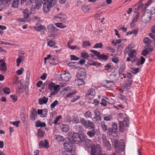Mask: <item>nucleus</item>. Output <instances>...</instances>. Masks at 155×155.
<instances>
[{
	"label": "nucleus",
	"instance_id": "34",
	"mask_svg": "<svg viewBox=\"0 0 155 155\" xmlns=\"http://www.w3.org/2000/svg\"><path fill=\"white\" fill-rule=\"evenodd\" d=\"M90 55L91 57L93 56L92 54H88L87 53L85 52H82L81 53V56L83 58H87L90 57Z\"/></svg>",
	"mask_w": 155,
	"mask_h": 155
},
{
	"label": "nucleus",
	"instance_id": "36",
	"mask_svg": "<svg viewBox=\"0 0 155 155\" xmlns=\"http://www.w3.org/2000/svg\"><path fill=\"white\" fill-rule=\"evenodd\" d=\"M101 127L104 131H106L107 130V126L105 124L104 122H102L101 123Z\"/></svg>",
	"mask_w": 155,
	"mask_h": 155
},
{
	"label": "nucleus",
	"instance_id": "40",
	"mask_svg": "<svg viewBox=\"0 0 155 155\" xmlns=\"http://www.w3.org/2000/svg\"><path fill=\"white\" fill-rule=\"evenodd\" d=\"M151 42L150 39L148 38L145 37L143 39V42L147 45H149Z\"/></svg>",
	"mask_w": 155,
	"mask_h": 155
},
{
	"label": "nucleus",
	"instance_id": "61",
	"mask_svg": "<svg viewBox=\"0 0 155 155\" xmlns=\"http://www.w3.org/2000/svg\"><path fill=\"white\" fill-rule=\"evenodd\" d=\"M94 95H95L87 94L86 95V97L87 98H88L89 99H91L94 97Z\"/></svg>",
	"mask_w": 155,
	"mask_h": 155
},
{
	"label": "nucleus",
	"instance_id": "52",
	"mask_svg": "<svg viewBox=\"0 0 155 155\" xmlns=\"http://www.w3.org/2000/svg\"><path fill=\"white\" fill-rule=\"evenodd\" d=\"M103 45L102 43H97L95 44L94 46V48H102Z\"/></svg>",
	"mask_w": 155,
	"mask_h": 155
},
{
	"label": "nucleus",
	"instance_id": "27",
	"mask_svg": "<svg viewBox=\"0 0 155 155\" xmlns=\"http://www.w3.org/2000/svg\"><path fill=\"white\" fill-rule=\"evenodd\" d=\"M108 59V56L105 55L104 54H101L98 59L100 60H103L105 61L107 60Z\"/></svg>",
	"mask_w": 155,
	"mask_h": 155
},
{
	"label": "nucleus",
	"instance_id": "22",
	"mask_svg": "<svg viewBox=\"0 0 155 155\" xmlns=\"http://www.w3.org/2000/svg\"><path fill=\"white\" fill-rule=\"evenodd\" d=\"M76 130L80 133L84 131V129L82 125L77 124L75 126Z\"/></svg>",
	"mask_w": 155,
	"mask_h": 155
},
{
	"label": "nucleus",
	"instance_id": "62",
	"mask_svg": "<svg viewBox=\"0 0 155 155\" xmlns=\"http://www.w3.org/2000/svg\"><path fill=\"white\" fill-rule=\"evenodd\" d=\"M23 71L24 69L22 68H21L20 69L17 71L16 73L18 75H21L23 73Z\"/></svg>",
	"mask_w": 155,
	"mask_h": 155
},
{
	"label": "nucleus",
	"instance_id": "23",
	"mask_svg": "<svg viewBox=\"0 0 155 155\" xmlns=\"http://www.w3.org/2000/svg\"><path fill=\"white\" fill-rule=\"evenodd\" d=\"M37 112L35 109H34L33 111L31 112L30 115V117L31 120H35V117L37 115Z\"/></svg>",
	"mask_w": 155,
	"mask_h": 155
},
{
	"label": "nucleus",
	"instance_id": "30",
	"mask_svg": "<svg viewBox=\"0 0 155 155\" xmlns=\"http://www.w3.org/2000/svg\"><path fill=\"white\" fill-rule=\"evenodd\" d=\"M19 0H13L12 7L13 8H17L19 4Z\"/></svg>",
	"mask_w": 155,
	"mask_h": 155
},
{
	"label": "nucleus",
	"instance_id": "41",
	"mask_svg": "<svg viewBox=\"0 0 155 155\" xmlns=\"http://www.w3.org/2000/svg\"><path fill=\"white\" fill-rule=\"evenodd\" d=\"M84 116L87 119L92 118V114L91 112L89 111H86L84 114Z\"/></svg>",
	"mask_w": 155,
	"mask_h": 155
},
{
	"label": "nucleus",
	"instance_id": "42",
	"mask_svg": "<svg viewBox=\"0 0 155 155\" xmlns=\"http://www.w3.org/2000/svg\"><path fill=\"white\" fill-rule=\"evenodd\" d=\"M145 61V58L141 56L140 58V60H138L137 61V65L142 64Z\"/></svg>",
	"mask_w": 155,
	"mask_h": 155
},
{
	"label": "nucleus",
	"instance_id": "32",
	"mask_svg": "<svg viewBox=\"0 0 155 155\" xmlns=\"http://www.w3.org/2000/svg\"><path fill=\"white\" fill-rule=\"evenodd\" d=\"M61 128L62 131L64 132H67L69 129V126L67 124H62L61 127Z\"/></svg>",
	"mask_w": 155,
	"mask_h": 155
},
{
	"label": "nucleus",
	"instance_id": "26",
	"mask_svg": "<svg viewBox=\"0 0 155 155\" xmlns=\"http://www.w3.org/2000/svg\"><path fill=\"white\" fill-rule=\"evenodd\" d=\"M125 67V64H122L120 66L119 69L118 74L119 75V77H120L122 76V73L124 71Z\"/></svg>",
	"mask_w": 155,
	"mask_h": 155
},
{
	"label": "nucleus",
	"instance_id": "43",
	"mask_svg": "<svg viewBox=\"0 0 155 155\" xmlns=\"http://www.w3.org/2000/svg\"><path fill=\"white\" fill-rule=\"evenodd\" d=\"M47 113L48 110L47 109L44 108L42 109V114L41 115V116L42 117H46Z\"/></svg>",
	"mask_w": 155,
	"mask_h": 155
},
{
	"label": "nucleus",
	"instance_id": "11",
	"mask_svg": "<svg viewBox=\"0 0 155 155\" xmlns=\"http://www.w3.org/2000/svg\"><path fill=\"white\" fill-rule=\"evenodd\" d=\"M77 76L78 78L85 79L86 78V70L84 69H81L77 72Z\"/></svg>",
	"mask_w": 155,
	"mask_h": 155
},
{
	"label": "nucleus",
	"instance_id": "9",
	"mask_svg": "<svg viewBox=\"0 0 155 155\" xmlns=\"http://www.w3.org/2000/svg\"><path fill=\"white\" fill-rule=\"evenodd\" d=\"M92 129L91 130L87 131V134L90 138H92L95 135L97 136L100 134V132L97 129H95L94 128Z\"/></svg>",
	"mask_w": 155,
	"mask_h": 155
},
{
	"label": "nucleus",
	"instance_id": "49",
	"mask_svg": "<svg viewBox=\"0 0 155 155\" xmlns=\"http://www.w3.org/2000/svg\"><path fill=\"white\" fill-rule=\"evenodd\" d=\"M4 1V5L8 7L11 4L12 0H3Z\"/></svg>",
	"mask_w": 155,
	"mask_h": 155
},
{
	"label": "nucleus",
	"instance_id": "37",
	"mask_svg": "<svg viewBox=\"0 0 155 155\" xmlns=\"http://www.w3.org/2000/svg\"><path fill=\"white\" fill-rule=\"evenodd\" d=\"M57 0H50L47 3L50 7L52 8L55 5Z\"/></svg>",
	"mask_w": 155,
	"mask_h": 155
},
{
	"label": "nucleus",
	"instance_id": "46",
	"mask_svg": "<svg viewBox=\"0 0 155 155\" xmlns=\"http://www.w3.org/2000/svg\"><path fill=\"white\" fill-rule=\"evenodd\" d=\"M145 49L148 50V52L150 53L153 50V48L151 45H147L145 46Z\"/></svg>",
	"mask_w": 155,
	"mask_h": 155
},
{
	"label": "nucleus",
	"instance_id": "59",
	"mask_svg": "<svg viewBox=\"0 0 155 155\" xmlns=\"http://www.w3.org/2000/svg\"><path fill=\"white\" fill-rule=\"evenodd\" d=\"M10 123V124L15 126L16 127H18L19 126V124L20 123V121H15L14 122L11 121Z\"/></svg>",
	"mask_w": 155,
	"mask_h": 155
},
{
	"label": "nucleus",
	"instance_id": "31",
	"mask_svg": "<svg viewBox=\"0 0 155 155\" xmlns=\"http://www.w3.org/2000/svg\"><path fill=\"white\" fill-rule=\"evenodd\" d=\"M134 47V45L132 44H129L127 47L125 49L124 53L125 54L127 53Z\"/></svg>",
	"mask_w": 155,
	"mask_h": 155
},
{
	"label": "nucleus",
	"instance_id": "5",
	"mask_svg": "<svg viewBox=\"0 0 155 155\" xmlns=\"http://www.w3.org/2000/svg\"><path fill=\"white\" fill-rule=\"evenodd\" d=\"M52 19L54 21L64 22L66 21L67 17L64 14L60 13L53 16Z\"/></svg>",
	"mask_w": 155,
	"mask_h": 155
},
{
	"label": "nucleus",
	"instance_id": "29",
	"mask_svg": "<svg viewBox=\"0 0 155 155\" xmlns=\"http://www.w3.org/2000/svg\"><path fill=\"white\" fill-rule=\"evenodd\" d=\"M46 125V124L45 122H41L40 120L37 121L35 123V126L37 127H44Z\"/></svg>",
	"mask_w": 155,
	"mask_h": 155
},
{
	"label": "nucleus",
	"instance_id": "6",
	"mask_svg": "<svg viewBox=\"0 0 155 155\" xmlns=\"http://www.w3.org/2000/svg\"><path fill=\"white\" fill-rule=\"evenodd\" d=\"M129 121L128 119L125 118L123 121H119V129L121 133H123L124 131V127L125 125L127 127H129Z\"/></svg>",
	"mask_w": 155,
	"mask_h": 155
},
{
	"label": "nucleus",
	"instance_id": "13",
	"mask_svg": "<svg viewBox=\"0 0 155 155\" xmlns=\"http://www.w3.org/2000/svg\"><path fill=\"white\" fill-rule=\"evenodd\" d=\"M60 86L59 85H55V84L53 82H51L49 84L48 88L49 90L51 91L53 90L54 92H57L60 90Z\"/></svg>",
	"mask_w": 155,
	"mask_h": 155
},
{
	"label": "nucleus",
	"instance_id": "56",
	"mask_svg": "<svg viewBox=\"0 0 155 155\" xmlns=\"http://www.w3.org/2000/svg\"><path fill=\"white\" fill-rule=\"evenodd\" d=\"M139 16V14L138 12H137L136 15H135V17L132 20L133 22H137L138 18Z\"/></svg>",
	"mask_w": 155,
	"mask_h": 155
},
{
	"label": "nucleus",
	"instance_id": "50",
	"mask_svg": "<svg viewBox=\"0 0 155 155\" xmlns=\"http://www.w3.org/2000/svg\"><path fill=\"white\" fill-rule=\"evenodd\" d=\"M91 51L93 53L94 55L95 56H96L98 58V59L101 54L100 53L97 51L93 50H91Z\"/></svg>",
	"mask_w": 155,
	"mask_h": 155
},
{
	"label": "nucleus",
	"instance_id": "4",
	"mask_svg": "<svg viewBox=\"0 0 155 155\" xmlns=\"http://www.w3.org/2000/svg\"><path fill=\"white\" fill-rule=\"evenodd\" d=\"M80 123L85 128L89 130L93 129L94 128V124L92 122L85 120L84 118H80Z\"/></svg>",
	"mask_w": 155,
	"mask_h": 155
},
{
	"label": "nucleus",
	"instance_id": "47",
	"mask_svg": "<svg viewBox=\"0 0 155 155\" xmlns=\"http://www.w3.org/2000/svg\"><path fill=\"white\" fill-rule=\"evenodd\" d=\"M55 25L58 28H64L66 27V26L63 25L61 23H57L55 24Z\"/></svg>",
	"mask_w": 155,
	"mask_h": 155
},
{
	"label": "nucleus",
	"instance_id": "15",
	"mask_svg": "<svg viewBox=\"0 0 155 155\" xmlns=\"http://www.w3.org/2000/svg\"><path fill=\"white\" fill-rule=\"evenodd\" d=\"M39 147L41 148H48L49 147V143L47 140H45L44 141H41L39 143Z\"/></svg>",
	"mask_w": 155,
	"mask_h": 155
},
{
	"label": "nucleus",
	"instance_id": "39",
	"mask_svg": "<svg viewBox=\"0 0 155 155\" xmlns=\"http://www.w3.org/2000/svg\"><path fill=\"white\" fill-rule=\"evenodd\" d=\"M146 5L145 4L144 5L142 3H140L138 5L137 9H139L140 8H141L142 10H145L147 8L146 7Z\"/></svg>",
	"mask_w": 155,
	"mask_h": 155
},
{
	"label": "nucleus",
	"instance_id": "8",
	"mask_svg": "<svg viewBox=\"0 0 155 155\" xmlns=\"http://www.w3.org/2000/svg\"><path fill=\"white\" fill-rule=\"evenodd\" d=\"M60 76L61 80L65 81H69L71 77V76L69 73H65V71L61 73Z\"/></svg>",
	"mask_w": 155,
	"mask_h": 155
},
{
	"label": "nucleus",
	"instance_id": "55",
	"mask_svg": "<svg viewBox=\"0 0 155 155\" xmlns=\"http://www.w3.org/2000/svg\"><path fill=\"white\" fill-rule=\"evenodd\" d=\"M113 133L114 134V131L111 128H109L108 130V135L110 137L111 136H112Z\"/></svg>",
	"mask_w": 155,
	"mask_h": 155
},
{
	"label": "nucleus",
	"instance_id": "64",
	"mask_svg": "<svg viewBox=\"0 0 155 155\" xmlns=\"http://www.w3.org/2000/svg\"><path fill=\"white\" fill-rule=\"evenodd\" d=\"M104 144L108 149H109L111 148V145L108 141H107Z\"/></svg>",
	"mask_w": 155,
	"mask_h": 155
},
{
	"label": "nucleus",
	"instance_id": "2",
	"mask_svg": "<svg viewBox=\"0 0 155 155\" xmlns=\"http://www.w3.org/2000/svg\"><path fill=\"white\" fill-rule=\"evenodd\" d=\"M85 144L87 147L89 148H91V155H106L105 153H102L101 145L97 144L96 146L94 144H93L92 141L86 139L85 140Z\"/></svg>",
	"mask_w": 155,
	"mask_h": 155
},
{
	"label": "nucleus",
	"instance_id": "24",
	"mask_svg": "<svg viewBox=\"0 0 155 155\" xmlns=\"http://www.w3.org/2000/svg\"><path fill=\"white\" fill-rule=\"evenodd\" d=\"M43 4V11L46 13L48 12L51 8L50 7L47 3Z\"/></svg>",
	"mask_w": 155,
	"mask_h": 155
},
{
	"label": "nucleus",
	"instance_id": "44",
	"mask_svg": "<svg viewBox=\"0 0 155 155\" xmlns=\"http://www.w3.org/2000/svg\"><path fill=\"white\" fill-rule=\"evenodd\" d=\"M142 18L145 21V22H147L150 21L151 20V18L150 16H148L147 15H144L142 17Z\"/></svg>",
	"mask_w": 155,
	"mask_h": 155
},
{
	"label": "nucleus",
	"instance_id": "60",
	"mask_svg": "<svg viewBox=\"0 0 155 155\" xmlns=\"http://www.w3.org/2000/svg\"><path fill=\"white\" fill-rule=\"evenodd\" d=\"M91 44L88 41H84L83 42L82 46L84 47L85 46H91Z\"/></svg>",
	"mask_w": 155,
	"mask_h": 155
},
{
	"label": "nucleus",
	"instance_id": "20",
	"mask_svg": "<svg viewBox=\"0 0 155 155\" xmlns=\"http://www.w3.org/2000/svg\"><path fill=\"white\" fill-rule=\"evenodd\" d=\"M105 83L106 84L104 86L106 87H113L115 85L114 81H113L105 80Z\"/></svg>",
	"mask_w": 155,
	"mask_h": 155
},
{
	"label": "nucleus",
	"instance_id": "53",
	"mask_svg": "<svg viewBox=\"0 0 155 155\" xmlns=\"http://www.w3.org/2000/svg\"><path fill=\"white\" fill-rule=\"evenodd\" d=\"M82 9L83 11L87 12L89 11V7L88 6L84 5L82 6Z\"/></svg>",
	"mask_w": 155,
	"mask_h": 155
},
{
	"label": "nucleus",
	"instance_id": "3",
	"mask_svg": "<svg viewBox=\"0 0 155 155\" xmlns=\"http://www.w3.org/2000/svg\"><path fill=\"white\" fill-rule=\"evenodd\" d=\"M112 145L114 146L117 154H124L125 144L124 143L120 141L119 145L118 141L115 140L112 142Z\"/></svg>",
	"mask_w": 155,
	"mask_h": 155
},
{
	"label": "nucleus",
	"instance_id": "58",
	"mask_svg": "<svg viewBox=\"0 0 155 155\" xmlns=\"http://www.w3.org/2000/svg\"><path fill=\"white\" fill-rule=\"evenodd\" d=\"M3 91L4 93L9 94L10 93V89L8 87H5L3 89Z\"/></svg>",
	"mask_w": 155,
	"mask_h": 155
},
{
	"label": "nucleus",
	"instance_id": "28",
	"mask_svg": "<svg viewBox=\"0 0 155 155\" xmlns=\"http://www.w3.org/2000/svg\"><path fill=\"white\" fill-rule=\"evenodd\" d=\"M62 118V116L61 115H60L57 116L55 119L54 121V123L55 125L57 126L59 125L60 123V120Z\"/></svg>",
	"mask_w": 155,
	"mask_h": 155
},
{
	"label": "nucleus",
	"instance_id": "51",
	"mask_svg": "<svg viewBox=\"0 0 155 155\" xmlns=\"http://www.w3.org/2000/svg\"><path fill=\"white\" fill-rule=\"evenodd\" d=\"M132 80L131 78L128 79L127 81V82L125 84V86L127 87H130L132 84Z\"/></svg>",
	"mask_w": 155,
	"mask_h": 155
},
{
	"label": "nucleus",
	"instance_id": "25",
	"mask_svg": "<svg viewBox=\"0 0 155 155\" xmlns=\"http://www.w3.org/2000/svg\"><path fill=\"white\" fill-rule=\"evenodd\" d=\"M48 100V98L44 96L42 98L39 99V103L41 105L44 104H46Z\"/></svg>",
	"mask_w": 155,
	"mask_h": 155
},
{
	"label": "nucleus",
	"instance_id": "1",
	"mask_svg": "<svg viewBox=\"0 0 155 155\" xmlns=\"http://www.w3.org/2000/svg\"><path fill=\"white\" fill-rule=\"evenodd\" d=\"M55 139L59 141H63L64 148L66 151L71 153V155H75L74 153L75 147L68 138H66L64 139L63 137L58 135L56 136Z\"/></svg>",
	"mask_w": 155,
	"mask_h": 155
},
{
	"label": "nucleus",
	"instance_id": "21",
	"mask_svg": "<svg viewBox=\"0 0 155 155\" xmlns=\"http://www.w3.org/2000/svg\"><path fill=\"white\" fill-rule=\"evenodd\" d=\"M0 70L5 71L6 70L7 67L3 60H0Z\"/></svg>",
	"mask_w": 155,
	"mask_h": 155
},
{
	"label": "nucleus",
	"instance_id": "38",
	"mask_svg": "<svg viewBox=\"0 0 155 155\" xmlns=\"http://www.w3.org/2000/svg\"><path fill=\"white\" fill-rule=\"evenodd\" d=\"M111 128L114 131V134H116L117 130V124L115 122H114L112 124Z\"/></svg>",
	"mask_w": 155,
	"mask_h": 155
},
{
	"label": "nucleus",
	"instance_id": "63",
	"mask_svg": "<svg viewBox=\"0 0 155 155\" xmlns=\"http://www.w3.org/2000/svg\"><path fill=\"white\" fill-rule=\"evenodd\" d=\"M149 52H148V50L145 49L143 50L142 52V54L144 56H146L147 54H149Z\"/></svg>",
	"mask_w": 155,
	"mask_h": 155
},
{
	"label": "nucleus",
	"instance_id": "35",
	"mask_svg": "<svg viewBox=\"0 0 155 155\" xmlns=\"http://www.w3.org/2000/svg\"><path fill=\"white\" fill-rule=\"evenodd\" d=\"M24 58V56L22 55H19V58H17L16 59V63L17 66L18 67L19 66L20 63L21 62L22 60Z\"/></svg>",
	"mask_w": 155,
	"mask_h": 155
},
{
	"label": "nucleus",
	"instance_id": "16",
	"mask_svg": "<svg viewBox=\"0 0 155 155\" xmlns=\"http://www.w3.org/2000/svg\"><path fill=\"white\" fill-rule=\"evenodd\" d=\"M94 113L95 116L94 117L96 119L97 121L101 120V113L99 109L97 108L95 109L94 110Z\"/></svg>",
	"mask_w": 155,
	"mask_h": 155
},
{
	"label": "nucleus",
	"instance_id": "14",
	"mask_svg": "<svg viewBox=\"0 0 155 155\" xmlns=\"http://www.w3.org/2000/svg\"><path fill=\"white\" fill-rule=\"evenodd\" d=\"M72 139L74 142L78 143L81 141L80 135L77 133H73L72 135Z\"/></svg>",
	"mask_w": 155,
	"mask_h": 155
},
{
	"label": "nucleus",
	"instance_id": "7",
	"mask_svg": "<svg viewBox=\"0 0 155 155\" xmlns=\"http://www.w3.org/2000/svg\"><path fill=\"white\" fill-rule=\"evenodd\" d=\"M137 52L136 51L134 50H132L130 51L128 53V55L131 59V62L134 63L137 61L138 58L137 56Z\"/></svg>",
	"mask_w": 155,
	"mask_h": 155
},
{
	"label": "nucleus",
	"instance_id": "57",
	"mask_svg": "<svg viewBox=\"0 0 155 155\" xmlns=\"http://www.w3.org/2000/svg\"><path fill=\"white\" fill-rule=\"evenodd\" d=\"M55 42L54 41L50 40L48 42V45L51 47L55 45Z\"/></svg>",
	"mask_w": 155,
	"mask_h": 155
},
{
	"label": "nucleus",
	"instance_id": "17",
	"mask_svg": "<svg viewBox=\"0 0 155 155\" xmlns=\"http://www.w3.org/2000/svg\"><path fill=\"white\" fill-rule=\"evenodd\" d=\"M83 79L78 78L75 80L74 81V84L76 86L83 85L84 84Z\"/></svg>",
	"mask_w": 155,
	"mask_h": 155
},
{
	"label": "nucleus",
	"instance_id": "19",
	"mask_svg": "<svg viewBox=\"0 0 155 155\" xmlns=\"http://www.w3.org/2000/svg\"><path fill=\"white\" fill-rule=\"evenodd\" d=\"M47 29L51 33L56 32L58 30L53 24L49 25L47 27Z\"/></svg>",
	"mask_w": 155,
	"mask_h": 155
},
{
	"label": "nucleus",
	"instance_id": "12",
	"mask_svg": "<svg viewBox=\"0 0 155 155\" xmlns=\"http://www.w3.org/2000/svg\"><path fill=\"white\" fill-rule=\"evenodd\" d=\"M22 12L23 14L24 18L19 19L18 20V21L21 22H24L26 20V19H27L28 18L29 16L30 15L28 10L27 8L24 9L22 11Z\"/></svg>",
	"mask_w": 155,
	"mask_h": 155
},
{
	"label": "nucleus",
	"instance_id": "48",
	"mask_svg": "<svg viewBox=\"0 0 155 155\" xmlns=\"http://www.w3.org/2000/svg\"><path fill=\"white\" fill-rule=\"evenodd\" d=\"M87 94L95 95V90L94 88H90L87 91Z\"/></svg>",
	"mask_w": 155,
	"mask_h": 155
},
{
	"label": "nucleus",
	"instance_id": "45",
	"mask_svg": "<svg viewBox=\"0 0 155 155\" xmlns=\"http://www.w3.org/2000/svg\"><path fill=\"white\" fill-rule=\"evenodd\" d=\"M58 104V101L56 100H55L51 104V110H52L53 109H54L56 106Z\"/></svg>",
	"mask_w": 155,
	"mask_h": 155
},
{
	"label": "nucleus",
	"instance_id": "33",
	"mask_svg": "<svg viewBox=\"0 0 155 155\" xmlns=\"http://www.w3.org/2000/svg\"><path fill=\"white\" fill-rule=\"evenodd\" d=\"M34 28L38 31H40L42 30H45L46 29L45 28V26L42 25H38V26H35L34 27Z\"/></svg>",
	"mask_w": 155,
	"mask_h": 155
},
{
	"label": "nucleus",
	"instance_id": "54",
	"mask_svg": "<svg viewBox=\"0 0 155 155\" xmlns=\"http://www.w3.org/2000/svg\"><path fill=\"white\" fill-rule=\"evenodd\" d=\"M131 72L134 74L139 72V68H132L131 69Z\"/></svg>",
	"mask_w": 155,
	"mask_h": 155
},
{
	"label": "nucleus",
	"instance_id": "18",
	"mask_svg": "<svg viewBox=\"0 0 155 155\" xmlns=\"http://www.w3.org/2000/svg\"><path fill=\"white\" fill-rule=\"evenodd\" d=\"M49 62L51 64L55 65L58 64V62L57 60L56 57L54 56H51L49 58Z\"/></svg>",
	"mask_w": 155,
	"mask_h": 155
},
{
	"label": "nucleus",
	"instance_id": "10",
	"mask_svg": "<svg viewBox=\"0 0 155 155\" xmlns=\"http://www.w3.org/2000/svg\"><path fill=\"white\" fill-rule=\"evenodd\" d=\"M42 2L41 0L37 1L34 4H32L31 9L32 11H35L38 10L41 8L42 5Z\"/></svg>",
	"mask_w": 155,
	"mask_h": 155
}]
</instances>
